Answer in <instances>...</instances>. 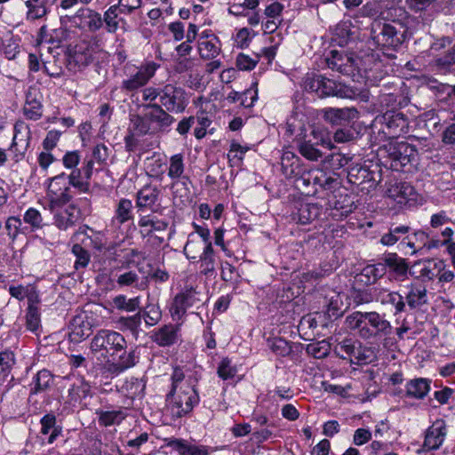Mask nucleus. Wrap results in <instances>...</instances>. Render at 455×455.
<instances>
[{
  "mask_svg": "<svg viewBox=\"0 0 455 455\" xmlns=\"http://www.w3.org/2000/svg\"><path fill=\"white\" fill-rule=\"evenodd\" d=\"M126 349L127 341L124 335L108 329L98 331L90 343V350L93 355L116 361L115 367L119 371L133 367L139 360L135 348L129 351Z\"/></svg>",
  "mask_w": 455,
  "mask_h": 455,
  "instance_id": "f257e3e1",
  "label": "nucleus"
},
{
  "mask_svg": "<svg viewBox=\"0 0 455 455\" xmlns=\"http://www.w3.org/2000/svg\"><path fill=\"white\" fill-rule=\"evenodd\" d=\"M345 324L363 340L377 341L392 334L391 323L377 311H355L345 319Z\"/></svg>",
  "mask_w": 455,
  "mask_h": 455,
  "instance_id": "f03ea898",
  "label": "nucleus"
},
{
  "mask_svg": "<svg viewBox=\"0 0 455 455\" xmlns=\"http://www.w3.org/2000/svg\"><path fill=\"white\" fill-rule=\"evenodd\" d=\"M140 92L144 102H156L173 114L183 113L188 104L185 89L174 83L148 86Z\"/></svg>",
  "mask_w": 455,
  "mask_h": 455,
  "instance_id": "7ed1b4c3",
  "label": "nucleus"
},
{
  "mask_svg": "<svg viewBox=\"0 0 455 455\" xmlns=\"http://www.w3.org/2000/svg\"><path fill=\"white\" fill-rule=\"evenodd\" d=\"M370 36L377 46L397 51L408 39V27L400 20L390 22L375 20L371 25Z\"/></svg>",
  "mask_w": 455,
  "mask_h": 455,
  "instance_id": "20e7f679",
  "label": "nucleus"
},
{
  "mask_svg": "<svg viewBox=\"0 0 455 455\" xmlns=\"http://www.w3.org/2000/svg\"><path fill=\"white\" fill-rule=\"evenodd\" d=\"M379 152L382 164L395 172H405L417 157L415 147L405 141L389 142Z\"/></svg>",
  "mask_w": 455,
  "mask_h": 455,
  "instance_id": "39448f33",
  "label": "nucleus"
},
{
  "mask_svg": "<svg viewBox=\"0 0 455 455\" xmlns=\"http://www.w3.org/2000/svg\"><path fill=\"white\" fill-rule=\"evenodd\" d=\"M165 401L172 418L179 419L193 410L199 403V395L197 390L190 385L181 386L178 390L174 381L171 391L166 395Z\"/></svg>",
  "mask_w": 455,
  "mask_h": 455,
  "instance_id": "423d86ee",
  "label": "nucleus"
},
{
  "mask_svg": "<svg viewBox=\"0 0 455 455\" xmlns=\"http://www.w3.org/2000/svg\"><path fill=\"white\" fill-rule=\"evenodd\" d=\"M333 144L330 132L321 127H313L299 143V152L310 161H317L323 156L321 148L331 149Z\"/></svg>",
  "mask_w": 455,
  "mask_h": 455,
  "instance_id": "0eeeda50",
  "label": "nucleus"
},
{
  "mask_svg": "<svg viewBox=\"0 0 455 455\" xmlns=\"http://www.w3.org/2000/svg\"><path fill=\"white\" fill-rule=\"evenodd\" d=\"M379 124V133L384 139H395L409 132V119L405 114L398 110H388L374 120V127Z\"/></svg>",
  "mask_w": 455,
  "mask_h": 455,
  "instance_id": "6e6552de",
  "label": "nucleus"
},
{
  "mask_svg": "<svg viewBox=\"0 0 455 455\" xmlns=\"http://www.w3.org/2000/svg\"><path fill=\"white\" fill-rule=\"evenodd\" d=\"M204 304V296L200 291L193 287L187 288L176 294L171 305L170 313L173 320L182 321L188 309H199Z\"/></svg>",
  "mask_w": 455,
  "mask_h": 455,
  "instance_id": "1a4fd4ad",
  "label": "nucleus"
},
{
  "mask_svg": "<svg viewBox=\"0 0 455 455\" xmlns=\"http://www.w3.org/2000/svg\"><path fill=\"white\" fill-rule=\"evenodd\" d=\"M160 65L155 61H146L136 68V72L132 74L121 84V90L127 94L133 95L140 89L146 88L148 82L155 76Z\"/></svg>",
  "mask_w": 455,
  "mask_h": 455,
  "instance_id": "9d476101",
  "label": "nucleus"
},
{
  "mask_svg": "<svg viewBox=\"0 0 455 455\" xmlns=\"http://www.w3.org/2000/svg\"><path fill=\"white\" fill-rule=\"evenodd\" d=\"M142 108L151 127L155 128V132L167 130L175 122L172 113L156 102H146L142 104Z\"/></svg>",
  "mask_w": 455,
  "mask_h": 455,
  "instance_id": "9b49d317",
  "label": "nucleus"
},
{
  "mask_svg": "<svg viewBox=\"0 0 455 455\" xmlns=\"http://www.w3.org/2000/svg\"><path fill=\"white\" fill-rule=\"evenodd\" d=\"M31 139L29 127L23 122L18 121L14 124V136L9 148L12 159L17 163L22 160L28 148Z\"/></svg>",
  "mask_w": 455,
  "mask_h": 455,
  "instance_id": "f8f14e48",
  "label": "nucleus"
},
{
  "mask_svg": "<svg viewBox=\"0 0 455 455\" xmlns=\"http://www.w3.org/2000/svg\"><path fill=\"white\" fill-rule=\"evenodd\" d=\"M326 64L329 68L348 76H354L357 69L356 58L353 54L337 50L331 52L326 58Z\"/></svg>",
  "mask_w": 455,
  "mask_h": 455,
  "instance_id": "ddd939ff",
  "label": "nucleus"
},
{
  "mask_svg": "<svg viewBox=\"0 0 455 455\" xmlns=\"http://www.w3.org/2000/svg\"><path fill=\"white\" fill-rule=\"evenodd\" d=\"M358 95L359 92L356 88L337 83L322 76L319 98L335 96L343 99H355Z\"/></svg>",
  "mask_w": 455,
  "mask_h": 455,
  "instance_id": "4468645a",
  "label": "nucleus"
},
{
  "mask_svg": "<svg viewBox=\"0 0 455 455\" xmlns=\"http://www.w3.org/2000/svg\"><path fill=\"white\" fill-rule=\"evenodd\" d=\"M323 113L324 121L333 126H347L359 116L355 108H328Z\"/></svg>",
  "mask_w": 455,
  "mask_h": 455,
  "instance_id": "2eb2a0df",
  "label": "nucleus"
},
{
  "mask_svg": "<svg viewBox=\"0 0 455 455\" xmlns=\"http://www.w3.org/2000/svg\"><path fill=\"white\" fill-rule=\"evenodd\" d=\"M92 324L84 313L76 315L68 325L69 340L73 343L81 342L92 334Z\"/></svg>",
  "mask_w": 455,
  "mask_h": 455,
  "instance_id": "dca6fc26",
  "label": "nucleus"
},
{
  "mask_svg": "<svg viewBox=\"0 0 455 455\" xmlns=\"http://www.w3.org/2000/svg\"><path fill=\"white\" fill-rule=\"evenodd\" d=\"M382 259L385 264L386 272L388 269V273L392 278L400 282L408 278V274L411 272L407 259L398 256L395 252L385 254Z\"/></svg>",
  "mask_w": 455,
  "mask_h": 455,
  "instance_id": "f3484780",
  "label": "nucleus"
},
{
  "mask_svg": "<svg viewBox=\"0 0 455 455\" xmlns=\"http://www.w3.org/2000/svg\"><path fill=\"white\" fill-rule=\"evenodd\" d=\"M321 211L317 204L298 203L290 214V220L297 224L307 225L319 217Z\"/></svg>",
  "mask_w": 455,
  "mask_h": 455,
  "instance_id": "a211bd4d",
  "label": "nucleus"
},
{
  "mask_svg": "<svg viewBox=\"0 0 455 455\" xmlns=\"http://www.w3.org/2000/svg\"><path fill=\"white\" fill-rule=\"evenodd\" d=\"M323 178V171L320 169H307L294 181L298 189L303 190L307 195H314L317 192L318 183Z\"/></svg>",
  "mask_w": 455,
  "mask_h": 455,
  "instance_id": "6ab92c4d",
  "label": "nucleus"
},
{
  "mask_svg": "<svg viewBox=\"0 0 455 455\" xmlns=\"http://www.w3.org/2000/svg\"><path fill=\"white\" fill-rule=\"evenodd\" d=\"M446 435L444 420H435L426 431L423 447L427 451L437 450L443 444Z\"/></svg>",
  "mask_w": 455,
  "mask_h": 455,
  "instance_id": "aec40b11",
  "label": "nucleus"
},
{
  "mask_svg": "<svg viewBox=\"0 0 455 455\" xmlns=\"http://www.w3.org/2000/svg\"><path fill=\"white\" fill-rule=\"evenodd\" d=\"M24 115L30 120H38L43 115L42 94L39 89L29 87L26 92Z\"/></svg>",
  "mask_w": 455,
  "mask_h": 455,
  "instance_id": "412c9836",
  "label": "nucleus"
},
{
  "mask_svg": "<svg viewBox=\"0 0 455 455\" xmlns=\"http://www.w3.org/2000/svg\"><path fill=\"white\" fill-rule=\"evenodd\" d=\"M198 52L204 60L215 59L220 52L219 38L213 34L204 31L198 40Z\"/></svg>",
  "mask_w": 455,
  "mask_h": 455,
  "instance_id": "4be33fe9",
  "label": "nucleus"
},
{
  "mask_svg": "<svg viewBox=\"0 0 455 455\" xmlns=\"http://www.w3.org/2000/svg\"><path fill=\"white\" fill-rule=\"evenodd\" d=\"M179 324H164L155 330L152 333V340L160 347H170L180 339Z\"/></svg>",
  "mask_w": 455,
  "mask_h": 455,
  "instance_id": "5701e85b",
  "label": "nucleus"
},
{
  "mask_svg": "<svg viewBox=\"0 0 455 455\" xmlns=\"http://www.w3.org/2000/svg\"><path fill=\"white\" fill-rule=\"evenodd\" d=\"M160 196V189L156 186L145 185L136 195V207L139 212L153 210Z\"/></svg>",
  "mask_w": 455,
  "mask_h": 455,
  "instance_id": "b1692460",
  "label": "nucleus"
},
{
  "mask_svg": "<svg viewBox=\"0 0 455 455\" xmlns=\"http://www.w3.org/2000/svg\"><path fill=\"white\" fill-rule=\"evenodd\" d=\"M305 166L301 164V160L298 156L291 151H285L281 156V169L283 174L287 179H293L294 181L305 170Z\"/></svg>",
  "mask_w": 455,
  "mask_h": 455,
  "instance_id": "393cba45",
  "label": "nucleus"
},
{
  "mask_svg": "<svg viewBox=\"0 0 455 455\" xmlns=\"http://www.w3.org/2000/svg\"><path fill=\"white\" fill-rule=\"evenodd\" d=\"M99 425L104 427L120 425L127 417L124 409L118 407L114 409L111 405L105 406V409L97 410Z\"/></svg>",
  "mask_w": 455,
  "mask_h": 455,
  "instance_id": "a878e982",
  "label": "nucleus"
},
{
  "mask_svg": "<svg viewBox=\"0 0 455 455\" xmlns=\"http://www.w3.org/2000/svg\"><path fill=\"white\" fill-rule=\"evenodd\" d=\"M432 380L427 378H414L405 384L404 396L410 399L423 400L431 389Z\"/></svg>",
  "mask_w": 455,
  "mask_h": 455,
  "instance_id": "bb28decb",
  "label": "nucleus"
},
{
  "mask_svg": "<svg viewBox=\"0 0 455 455\" xmlns=\"http://www.w3.org/2000/svg\"><path fill=\"white\" fill-rule=\"evenodd\" d=\"M40 434L48 435L47 443L52 444L59 436L62 435V427L57 424V418L53 412L46 413L40 419Z\"/></svg>",
  "mask_w": 455,
  "mask_h": 455,
  "instance_id": "cd10ccee",
  "label": "nucleus"
},
{
  "mask_svg": "<svg viewBox=\"0 0 455 455\" xmlns=\"http://www.w3.org/2000/svg\"><path fill=\"white\" fill-rule=\"evenodd\" d=\"M79 220V210L75 204H69L66 209L56 212L53 215V224L60 230L72 228Z\"/></svg>",
  "mask_w": 455,
  "mask_h": 455,
  "instance_id": "c85d7f7f",
  "label": "nucleus"
},
{
  "mask_svg": "<svg viewBox=\"0 0 455 455\" xmlns=\"http://www.w3.org/2000/svg\"><path fill=\"white\" fill-rule=\"evenodd\" d=\"M92 396L91 384L84 377L76 379L68 390V403H80L83 399Z\"/></svg>",
  "mask_w": 455,
  "mask_h": 455,
  "instance_id": "c756f323",
  "label": "nucleus"
},
{
  "mask_svg": "<svg viewBox=\"0 0 455 455\" xmlns=\"http://www.w3.org/2000/svg\"><path fill=\"white\" fill-rule=\"evenodd\" d=\"M388 196L392 197L398 204H407L409 201L416 200L415 188L408 182L401 181L392 185L388 190Z\"/></svg>",
  "mask_w": 455,
  "mask_h": 455,
  "instance_id": "7c9ffc66",
  "label": "nucleus"
},
{
  "mask_svg": "<svg viewBox=\"0 0 455 455\" xmlns=\"http://www.w3.org/2000/svg\"><path fill=\"white\" fill-rule=\"evenodd\" d=\"M404 299L410 309H419L428 303L427 288L423 285L411 284L408 286Z\"/></svg>",
  "mask_w": 455,
  "mask_h": 455,
  "instance_id": "2f4dec72",
  "label": "nucleus"
},
{
  "mask_svg": "<svg viewBox=\"0 0 455 455\" xmlns=\"http://www.w3.org/2000/svg\"><path fill=\"white\" fill-rule=\"evenodd\" d=\"M411 230L412 228L408 225L392 223L388 231L381 235L380 243L385 246H392L398 242L402 243V240H404Z\"/></svg>",
  "mask_w": 455,
  "mask_h": 455,
  "instance_id": "473e14b6",
  "label": "nucleus"
},
{
  "mask_svg": "<svg viewBox=\"0 0 455 455\" xmlns=\"http://www.w3.org/2000/svg\"><path fill=\"white\" fill-rule=\"evenodd\" d=\"M376 300L379 301L382 305H391L395 308L394 315H396L406 310V303L404 297L397 291H389L381 290L376 296Z\"/></svg>",
  "mask_w": 455,
  "mask_h": 455,
  "instance_id": "72a5a7b5",
  "label": "nucleus"
},
{
  "mask_svg": "<svg viewBox=\"0 0 455 455\" xmlns=\"http://www.w3.org/2000/svg\"><path fill=\"white\" fill-rule=\"evenodd\" d=\"M185 164L184 156L182 154H175L170 158V164L168 168V176L173 180L172 187L178 180H180L183 185L189 182L190 180L188 176L184 175Z\"/></svg>",
  "mask_w": 455,
  "mask_h": 455,
  "instance_id": "f704fd0d",
  "label": "nucleus"
},
{
  "mask_svg": "<svg viewBox=\"0 0 455 455\" xmlns=\"http://www.w3.org/2000/svg\"><path fill=\"white\" fill-rule=\"evenodd\" d=\"M435 70L442 75L455 76V50L454 45L444 55L434 60Z\"/></svg>",
  "mask_w": 455,
  "mask_h": 455,
  "instance_id": "c9c22d12",
  "label": "nucleus"
},
{
  "mask_svg": "<svg viewBox=\"0 0 455 455\" xmlns=\"http://www.w3.org/2000/svg\"><path fill=\"white\" fill-rule=\"evenodd\" d=\"M139 227L142 228L141 232L145 235H150L153 231H164L167 228L168 223L164 220L157 219L152 215L140 216L138 221Z\"/></svg>",
  "mask_w": 455,
  "mask_h": 455,
  "instance_id": "e433bc0d",
  "label": "nucleus"
},
{
  "mask_svg": "<svg viewBox=\"0 0 455 455\" xmlns=\"http://www.w3.org/2000/svg\"><path fill=\"white\" fill-rule=\"evenodd\" d=\"M53 382V376L48 370H41L33 379L30 394L36 395L50 388Z\"/></svg>",
  "mask_w": 455,
  "mask_h": 455,
  "instance_id": "4c0bfd02",
  "label": "nucleus"
},
{
  "mask_svg": "<svg viewBox=\"0 0 455 455\" xmlns=\"http://www.w3.org/2000/svg\"><path fill=\"white\" fill-rule=\"evenodd\" d=\"M132 208L133 206L131 200L126 198L119 200L112 220L113 223L122 225L132 220L133 219Z\"/></svg>",
  "mask_w": 455,
  "mask_h": 455,
  "instance_id": "58836bf2",
  "label": "nucleus"
},
{
  "mask_svg": "<svg viewBox=\"0 0 455 455\" xmlns=\"http://www.w3.org/2000/svg\"><path fill=\"white\" fill-rule=\"evenodd\" d=\"M385 264L379 262L377 264L367 265L364 267L360 274L362 282L367 284L375 283L379 279L386 275Z\"/></svg>",
  "mask_w": 455,
  "mask_h": 455,
  "instance_id": "ea45409f",
  "label": "nucleus"
},
{
  "mask_svg": "<svg viewBox=\"0 0 455 455\" xmlns=\"http://www.w3.org/2000/svg\"><path fill=\"white\" fill-rule=\"evenodd\" d=\"M200 273L206 276H211L215 273V258L212 245L205 246L203 253L200 255Z\"/></svg>",
  "mask_w": 455,
  "mask_h": 455,
  "instance_id": "a19ab883",
  "label": "nucleus"
},
{
  "mask_svg": "<svg viewBox=\"0 0 455 455\" xmlns=\"http://www.w3.org/2000/svg\"><path fill=\"white\" fill-rule=\"evenodd\" d=\"M131 125L128 130L139 136L155 133V128L151 127L149 121L146 118L145 112L143 115H134L131 117Z\"/></svg>",
  "mask_w": 455,
  "mask_h": 455,
  "instance_id": "79ce46f5",
  "label": "nucleus"
},
{
  "mask_svg": "<svg viewBox=\"0 0 455 455\" xmlns=\"http://www.w3.org/2000/svg\"><path fill=\"white\" fill-rule=\"evenodd\" d=\"M93 60L92 53L90 51L86 52H78L76 51L73 54H71L68 58V68L69 70H82L90 65Z\"/></svg>",
  "mask_w": 455,
  "mask_h": 455,
  "instance_id": "37998d69",
  "label": "nucleus"
},
{
  "mask_svg": "<svg viewBox=\"0 0 455 455\" xmlns=\"http://www.w3.org/2000/svg\"><path fill=\"white\" fill-rule=\"evenodd\" d=\"M76 18H84L88 20L87 26L89 28V30L92 32L99 30L103 25V20L101 18V15L97 12L88 8L79 9L74 16V19Z\"/></svg>",
  "mask_w": 455,
  "mask_h": 455,
  "instance_id": "c03bdc74",
  "label": "nucleus"
},
{
  "mask_svg": "<svg viewBox=\"0 0 455 455\" xmlns=\"http://www.w3.org/2000/svg\"><path fill=\"white\" fill-rule=\"evenodd\" d=\"M444 267L445 265L443 260H427L423 263L419 271V277L427 281H431L443 270Z\"/></svg>",
  "mask_w": 455,
  "mask_h": 455,
  "instance_id": "a18cd8bd",
  "label": "nucleus"
},
{
  "mask_svg": "<svg viewBox=\"0 0 455 455\" xmlns=\"http://www.w3.org/2000/svg\"><path fill=\"white\" fill-rule=\"evenodd\" d=\"M16 363L15 355L6 349L0 352V382H4L11 374Z\"/></svg>",
  "mask_w": 455,
  "mask_h": 455,
  "instance_id": "49530a36",
  "label": "nucleus"
},
{
  "mask_svg": "<svg viewBox=\"0 0 455 455\" xmlns=\"http://www.w3.org/2000/svg\"><path fill=\"white\" fill-rule=\"evenodd\" d=\"M112 304L115 308L125 312H134L140 308V297L128 299L124 294H119L113 298Z\"/></svg>",
  "mask_w": 455,
  "mask_h": 455,
  "instance_id": "de8ad7c7",
  "label": "nucleus"
},
{
  "mask_svg": "<svg viewBox=\"0 0 455 455\" xmlns=\"http://www.w3.org/2000/svg\"><path fill=\"white\" fill-rule=\"evenodd\" d=\"M25 5L28 9L26 13L27 20L34 21L44 18L48 13L46 6L40 0H27L25 1Z\"/></svg>",
  "mask_w": 455,
  "mask_h": 455,
  "instance_id": "09e8293b",
  "label": "nucleus"
},
{
  "mask_svg": "<svg viewBox=\"0 0 455 455\" xmlns=\"http://www.w3.org/2000/svg\"><path fill=\"white\" fill-rule=\"evenodd\" d=\"M67 180L68 184L78 192L91 194L90 182L84 180V174L81 172L80 169H74L71 173L67 176Z\"/></svg>",
  "mask_w": 455,
  "mask_h": 455,
  "instance_id": "8fccbe9b",
  "label": "nucleus"
},
{
  "mask_svg": "<svg viewBox=\"0 0 455 455\" xmlns=\"http://www.w3.org/2000/svg\"><path fill=\"white\" fill-rule=\"evenodd\" d=\"M267 346L270 350L277 356H287L292 351L291 344L286 339L275 337L267 339Z\"/></svg>",
  "mask_w": 455,
  "mask_h": 455,
  "instance_id": "3c124183",
  "label": "nucleus"
},
{
  "mask_svg": "<svg viewBox=\"0 0 455 455\" xmlns=\"http://www.w3.org/2000/svg\"><path fill=\"white\" fill-rule=\"evenodd\" d=\"M330 351L331 344L326 339L309 343L306 347V352L316 359L326 357L330 354Z\"/></svg>",
  "mask_w": 455,
  "mask_h": 455,
  "instance_id": "603ef678",
  "label": "nucleus"
},
{
  "mask_svg": "<svg viewBox=\"0 0 455 455\" xmlns=\"http://www.w3.org/2000/svg\"><path fill=\"white\" fill-rule=\"evenodd\" d=\"M141 320V312H138L131 316H121L118 318L116 323L119 324L121 330H127L132 334H136L139 332Z\"/></svg>",
  "mask_w": 455,
  "mask_h": 455,
  "instance_id": "864d4df0",
  "label": "nucleus"
},
{
  "mask_svg": "<svg viewBox=\"0 0 455 455\" xmlns=\"http://www.w3.org/2000/svg\"><path fill=\"white\" fill-rule=\"evenodd\" d=\"M71 251L76 257L74 267L76 270L85 268L91 260V255L88 251L81 243H76L72 246Z\"/></svg>",
  "mask_w": 455,
  "mask_h": 455,
  "instance_id": "5fc2aeb1",
  "label": "nucleus"
},
{
  "mask_svg": "<svg viewBox=\"0 0 455 455\" xmlns=\"http://www.w3.org/2000/svg\"><path fill=\"white\" fill-rule=\"evenodd\" d=\"M118 12H119V5H112L110 6L105 12H104V18L103 22L106 24V28L108 33H116V31L118 28Z\"/></svg>",
  "mask_w": 455,
  "mask_h": 455,
  "instance_id": "6e6d98bb",
  "label": "nucleus"
},
{
  "mask_svg": "<svg viewBox=\"0 0 455 455\" xmlns=\"http://www.w3.org/2000/svg\"><path fill=\"white\" fill-rule=\"evenodd\" d=\"M49 197V205L51 211H53L57 207H61L68 204L72 196L70 195V188H64L60 192L47 194Z\"/></svg>",
  "mask_w": 455,
  "mask_h": 455,
  "instance_id": "4d7b16f0",
  "label": "nucleus"
},
{
  "mask_svg": "<svg viewBox=\"0 0 455 455\" xmlns=\"http://www.w3.org/2000/svg\"><path fill=\"white\" fill-rule=\"evenodd\" d=\"M23 220L26 224L30 226L31 230L33 231L41 229L44 226L41 212L33 207L26 211L23 216Z\"/></svg>",
  "mask_w": 455,
  "mask_h": 455,
  "instance_id": "13d9d810",
  "label": "nucleus"
},
{
  "mask_svg": "<svg viewBox=\"0 0 455 455\" xmlns=\"http://www.w3.org/2000/svg\"><path fill=\"white\" fill-rule=\"evenodd\" d=\"M321 79L322 75L317 74H307L303 78L302 86L303 89L310 93H315L317 97H319L320 88H321Z\"/></svg>",
  "mask_w": 455,
  "mask_h": 455,
  "instance_id": "bf43d9fd",
  "label": "nucleus"
},
{
  "mask_svg": "<svg viewBox=\"0 0 455 455\" xmlns=\"http://www.w3.org/2000/svg\"><path fill=\"white\" fill-rule=\"evenodd\" d=\"M139 280V275L135 271L130 270L117 275L116 282L119 287H134L140 289L138 284Z\"/></svg>",
  "mask_w": 455,
  "mask_h": 455,
  "instance_id": "052dcab7",
  "label": "nucleus"
},
{
  "mask_svg": "<svg viewBox=\"0 0 455 455\" xmlns=\"http://www.w3.org/2000/svg\"><path fill=\"white\" fill-rule=\"evenodd\" d=\"M350 181L356 183H363L373 180L372 173L369 171L366 166H360L352 168L348 173Z\"/></svg>",
  "mask_w": 455,
  "mask_h": 455,
  "instance_id": "680f3d73",
  "label": "nucleus"
},
{
  "mask_svg": "<svg viewBox=\"0 0 455 455\" xmlns=\"http://www.w3.org/2000/svg\"><path fill=\"white\" fill-rule=\"evenodd\" d=\"M72 239L78 242L80 241L81 243H84V245H88L86 242H89L94 249L97 251H101L103 249V243L101 242L100 237L92 238L91 236L87 235L85 231L82 228H79L72 236Z\"/></svg>",
  "mask_w": 455,
  "mask_h": 455,
  "instance_id": "e2e57ef3",
  "label": "nucleus"
},
{
  "mask_svg": "<svg viewBox=\"0 0 455 455\" xmlns=\"http://www.w3.org/2000/svg\"><path fill=\"white\" fill-rule=\"evenodd\" d=\"M26 228L22 227V221L18 217H9L5 222V229L12 240H14L19 233H25Z\"/></svg>",
  "mask_w": 455,
  "mask_h": 455,
  "instance_id": "0e129e2a",
  "label": "nucleus"
},
{
  "mask_svg": "<svg viewBox=\"0 0 455 455\" xmlns=\"http://www.w3.org/2000/svg\"><path fill=\"white\" fill-rule=\"evenodd\" d=\"M141 315L146 324L149 326L156 324L162 317L159 307L155 305L147 306L141 313Z\"/></svg>",
  "mask_w": 455,
  "mask_h": 455,
  "instance_id": "69168bd1",
  "label": "nucleus"
},
{
  "mask_svg": "<svg viewBox=\"0 0 455 455\" xmlns=\"http://www.w3.org/2000/svg\"><path fill=\"white\" fill-rule=\"evenodd\" d=\"M236 367L231 364L228 358H223L217 370L218 376L223 380L233 379L236 374Z\"/></svg>",
  "mask_w": 455,
  "mask_h": 455,
  "instance_id": "338daca9",
  "label": "nucleus"
},
{
  "mask_svg": "<svg viewBox=\"0 0 455 455\" xmlns=\"http://www.w3.org/2000/svg\"><path fill=\"white\" fill-rule=\"evenodd\" d=\"M350 160V156L339 152L331 153L325 158V162L328 163L332 169H340L346 166Z\"/></svg>",
  "mask_w": 455,
  "mask_h": 455,
  "instance_id": "774afa93",
  "label": "nucleus"
}]
</instances>
